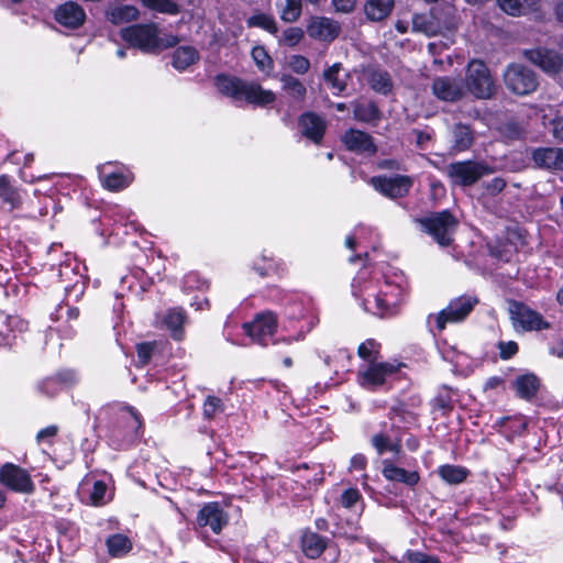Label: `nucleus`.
Listing matches in <instances>:
<instances>
[{
  "mask_svg": "<svg viewBox=\"0 0 563 563\" xmlns=\"http://www.w3.org/2000/svg\"><path fill=\"white\" fill-rule=\"evenodd\" d=\"M465 85L479 99H488L496 91L488 67L481 60H472L466 70Z\"/></svg>",
  "mask_w": 563,
  "mask_h": 563,
  "instance_id": "obj_4",
  "label": "nucleus"
},
{
  "mask_svg": "<svg viewBox=\"0 0 563 563\" xmlns=\"http://www.w3.org/2000/svg\"><path fill=\"white\" fill-rule=\"evenodd\" d=\"M532 159L539 168L563 170V148L539 147L533 150Z\"/></svg>",
  "mask_w": 563,
  "mask_h": 563,
  "instance_id": "obj_20",
  "label": "nucleus"
},
{
  "mask_svg": "<svg viewBox=\"0 0 563 563\" xmlns=\"http://www.w3.org/2000/svg\"><path fill=\"white\" fill-rule=\"evenodd\" d=\"M540 382L533 374L518 376L514 382L517 395L526 400L533 398L539 389Z\"/></svg>",
  "mask_w": 563,
  "mask_h": 563,
  "instance_id": "obj_30",
  "label": "nucleus"
},
{
  "mask_svg": "<svg viewBox=\"0 0 563 563\" xmlns=\"http://www.w3.org/2000/svg\"><path fill=\"white\" fill-rule=\"evenodd\" d=\"M382 473L387 481L402 483L410 487L416 486L420 481L418 472L398 467L388 460L383 461Z\"/></svg>",
  "mask_w": 563,
  "mask_h": 563,
  "instance_id": "obj_22",
  "label": "nucleus"
},
{
  "mask_svg": "<svg viewBox=\"0 0 563 563\" xmlns=\"http://www.w3.org/2000/svg\"><path fill=\"white\" fill-rule=\"evenodd\" d=\"M553 135L556 140L563 142V118L553 121Z\"/></svg>",
  "mask_w": 563,
  "mask_h": 563,
  "instance_id": "obj_61",
  "label": "nucleus"
},
{
  "mask_svg": "<svg viewBox=\"0 0 563 563\" xmlns=\"http://www.w3.org/2000/svg\"><path fill=\"white\" fill-rule=\"evenodd\" d=\"M340 31L338 22L324 16H314L307 25L308 35L322 42H332L339 36Z\"/></svg>",
  "mask_w": 563,
  "mask_h": 563,
  "instance_id": "obj_18",
  "label": "nucleus"
},
{
  "mask_svg": "<svg viewBox=\"0 0 563 563\" xmlns=\"http://www.w3.org/2000/svg\"><path fill=\"white\" fill-rule=\"evenodd\" d=\"M397 366L386 362H372L358 373V380L363 387L377 388L384 385L386 377L396 373Z\"/></svg>",
  "mask_w": 563,
  "mask_h": 563,
  "instance_id": "obj_12",
  "label": "nucleus"
},
{
  "mask_svg": "<svg viewBox=\"0 0 563 563\" xmlns=\"http://www.w3.org/2000/svg\"><path fill=\"white\" fill-rule=\"evenodd\" d=\"M199 59L198 51L192 46L178 47L173 54V66L178 70H185Z\"/></svg>",
  "mask_w": 563,
  "mask_h": 563,
  "instance_id": "obj_35",
  "label": "nucleus"
},
{
  "mask_svg": "<svg viewBox=\"0 0 563 563\" xmlns=\"http://www.w3.org/2000/svg\"><path fill=\"white\" fill-rule=\"evenodd\" d=\"M438 473L444 482L451 485L463 483L468 475L465 467L450 464L440 466Z\"/></svg>",
  "mask_w": 563,
  "mask_h": 563,
  "instance_id": "obj_36",
  "label": "nucleus"
},
{
  "mask_svg": "<svg viewBox=\"0 0 563 563\" xmlns=\"http://www.w3.org/2000/svg\"><path fill=\"white\" fill-rule=\"evenodd\" d=\"M197 522L218 534L228 525L229 517L219 503H208L198 511Z\"/></svg>",
  "mask_w": 563,
  "mask_h": 563,
  "instance_id": "obj_14",
  "label": "nucleus"
},
{
  "mask_svg": "<svg viewBox=\"0 0 563 563\" xmlns=\"http://www.w3.org/2000/svg\"><path fill=\"white\" fill-rule=\"evenodd\" d=\"M493 173V169L483 162L459 161L446 165L445 175L452 186L470 187L476 184L482 177Z\"/></svg>",
  "mask_w": 563,
  "mask_h": 563,
  "instance_id": "obj_3",
  "label": "nucleus"
},
{
  "mask_svg": "<svg viewBox=\"0 0 563 563\" xmlns=\"http://www.w3.org/2000/svg\"><path fill=\"white\" fill-rule=\"evenodd\" d=\"M129 412L131 415V418L133 419L134 427L135 428H140L141 427V420H140L139 413L133 408H129Z\"/></svg>",
  "mask_w": 563,
  "mask_h": 563,
  "instance_id": "obj_64",
  "label": "nucleus"
},
{
  "mask_svg": "<svg viewBox=\"0 0 563 563\" xmlns=\"http://www.w3.org/2000/svg\"><path fill=\"white\" fill-rule=\"evenodd\" d=\"M245 332L258 344L267 345L276 332L277 318L267 311L258 314L251 323L244 324Z\"/></svg>",
  "mask_w": 563,
  "mask_h": 563,
  "instance_id": "obj_11",
  "label": "nucleus"
},
{
  "mask_svg": "<svg viewBox=\"0 0 563 563\" xmlns=\"http://www.w3.org/2000/svg\"><path fill=\"white\" fill-rule=\"evenodd\" d=\"M434 407L437 409H441V410H450L451 409L450 399L442 397V396H438L434 399Z\"/></svg>",
  "mask_w": 563,
  "mask_h": 563,
  "instance_id": "obj_62",
  "label": "nucleus"
},
{
  "mask_svg": "<svg viewBox=\"0 0 563 563\" xmlns=\"http://www.w3.org/2000/svg\"><path fill=\"white\" fill-rule=\"evenodd\" d=\"M303 30L298 26H290L284 30L282 36L279 37V43L294 47L303 38Z\"/></svg>",
  "mask_w": 563,
  "mask_h": 563,
  "instance_id": "obj_43",
  "label": "nucleus"
},
{
  "mask_svg": "<svg viewBox=\"0 0 563 563\" xmlns=\"http://www.w3.org/2000/svg\"><path fill=\"white\" fill-rule=\"evenodd\" d=\"M389 442L390 439L383 433H377L372 438V443L379 454L388 450Z\"/></svg>",
  "mask_w": 563,
  "mask_h": 563,
  "instance_id": "obj_53",
  "label": "nucleus"
},
{
  "mask_svg": "<svg viewBox=\"0 0 563 563\" xmlns=\"http://www.w3.org/2000/svg\"><path fill=\"white\" fill-rule=\"evenodd\" d=\"M412 31L423 33L427 36H435L441 33L442 25L431 11L416 13L412 16Z\"/></svg>",
  "mask_w": 563,
  "mask_h": 563,
  "instance_id": "obj_23",
  "label": "nucleus"
},
{
  "mask_svg": "<svg viewBox=\"0 0 563 563\" xmlns=\"http://www.w3.org/2000/svg\"><path fill=\"white\" fill-rule=\"evenodd\" d=\"M497 3L505 13L520 16L538 10L539 0H497Z\"/></svg>",
  "mask_w": 563,
  "mask_h": 563,
  "instance_id": "obj_27",
  "label": "nucleus"
},
{
  "mask_svg": "<svg viewBox=\"0 0 563 563\" xmlns=\"http://www.w3.org/2000/svg\"><path fill=\"white\" fill-rule=\"evenodd\" d=\"M143 7L163 14L176 15L180 12V5L174 0H141Z\"/></svg>",
  "mask_w": 563,
  "mask_h": 563,
  "instance_id": "obj_37",
  "label": "nucleus"
},
{
  "mask_svg": "<svg viewBox=\"0 0 563 563\" xmlns=\"http://www.w3.org/2000/svg\"><path fill=\"white\" fill-rule=\"evenodd\" d=\"M283 89L292 98L302 100L306 97L307 89L305 85L291 75H283L280 77Z\"/></svg>",
  "mask_w": 563,
  "mask_h": 563,
  "instance_id": "obj_38",
  "label": "nucleus"
},
{
  "mask_svg": "<svg viewBox=\"0 0 563 563\" xmlns=\"http://www.w3.org/2000/svg\"><path fill=\"white\" fill-rule=\"evenodd\" d=\"M356 0H332V4L338 12L349 13L355 7Z\"/></svg>",
  "mask_w": 563,
  "mask_h": 563,
  "instance_id": "obj_55",
  "label": "nucleus"
},
{
  "mask_svg": "<svg viewBox=\"0 0 563 563\" xmlns=\"http://www.w3.org/2000/svg\"><path fill=\"white\" fill-rule=\"evenodd\" d=\"M395 0H367L364 5V12L371 21H382L393 11Z\"/></svg>",
  "mask_w": 563,
  "mask_h": 563,
  "instance_id": "obj_28",
  "label": "nucleus"
},
{
  "mask_svg": "<svg viewBox=\"0 0 563 563\" xmlns=\"http://www.w3.org/2000/svg\"><path fill=\"white\" fill-rule=\"evenodd\" d=\"M420 223L439 245L448 246L452 243L457 221L448 210L433 213L422 219Z\"/></svg>",
  "mask_w": 563,
  "mask_h": 563,
  "instance_id": "obj_5",
  "label": "nucleus"
},
{
  "mask_svg": "<svg viewBox=\"0 0 563 563\" xmlns=\"http://www.w3.org/2000/svg\"><path fill=\"white\" fill-rule=\"evenodd\" d=\"M452 148L455 152L468 150L474 142V134L471 128L463 123H456L452 128Z\"/></svg>",
  "mask_w": 563,
  "mask_h": 563,
  "instance_id": "obj_26",
  "label": "nucleus"
},
{
  "mask_svg": "<svg viewBox=\"0 0 563 563\" xmlns=\"http://www.w3.org/2000/svg\"><path fill=\"white\" fill-rule=\"evenodd\" d=\"M303 553L310 559L319 558L327 548L325 539L312 531H306L301 537Z\"/></svg>",
  "mask_w": 563,
  "mask_h": 563,
  "instance_id": "obj_29",
  "label": "nucleus"
},
{
  "mask_svg": "<svg viewBox=\"0 0 563 563\" xmlns=\"http://www.w3.org/2000/svg\"><path fill=\"white\" fill-rule=\"evenodd\" d=\"M154 345L152 343H141L137 344L136 353H137V360L140 365L144 366L146 365L153 353Z\"/></svg>",
  "mask_w": 563,
  "mask_h": 563,
  "instance_id": "obj_49",
  "label": "nucleus"
},
{
  "mask_svg": "<svg viewBox=\"0 0 563 563\" xmlns=\"http://www.w3.org/2000/svg\"><path fill=\"white\" fill-rule=\"evenodd\" d=\"M57 432H58L57 426H55V424L48 426L38 431L36 439L38 442H41V441H44L45 439L54 438L57 434Z\"/></svg>",
  "mask_w": 563,
  "mask_h": 563,
  "instance_id": "obj_57",
  "label": "nucleus"
},
{
  "mask_svg": "<svg viewBox=\"0 0 563 563\" xmlns=\"http://www.w3.org/2000/svg\"><path fill=\"white\" fill-rule=\"evenodd\" d=\"M223 410L222 400L216 396H208L203 402V415L206 418L211 419L218 412Z\"/></svg>",
  "mask_w": 563,
  "mask_h": 563,
  "instance_id": "obj_44",
  "label": "nucleus"
},
{
  "mask_svg": "<svg viewBox=\"0 0 563 563\" xmlns=\"http://www.w3.org/2000/svg\"><path fill=\"white\" fill-rule=\"evenodd\" d=\"M347 73H342V65L335 63L323 71V79L333 93H341L346 88Z\"/></svg>",
  "mask_w": 563,
  "mask_h": 563,
  "instance_id": "obj_25",
  "label": "nucleus"
},
{
  "mask_svg": "<svg viewBox=\"0 0 563 563\" xmlns=\"http://www.w3.org/2000/svg\"><path fill=\"white\" fill-rule=\"evenodd\" d=\"M218 90L234 100H245L252 104L264 107L275 101V93L265 90L256 82H246L236 77L218 75L216 77Z\"/></svg>",
  "mask_w": 563,
  "mask_h": 563,
  "instance_id": "obj_1",
  "label": "nucleus"
},
{
  "mask_svg": "<svg viewBox=\"0 0 563 563\" xmlns=\"http://www.w3.org/2000/svg\"><path fill=\"white\" fill-rule=\"evenodd\" d=\"M363 79L367 81L369 87L377 93L388 95L393 89V80L388 71L377 68V67H367L364 68Z\"/></svg>",
  "mask_w": 563,
  "mask_h": 563,
  "instance_id": "obj_21",
  "label": "nucleus"
},
{
  "mask_svg": "<svg viewBox=\"0 0 563 563\" xmlns=\"http://www.w3.org/2000/svg\"><path fill=\"white\" fill-rule=\"evenodd\" d=\"M505 186H506V181L500 177H496V178H493L490 181H488L485 185V188L489 195L495 196V195L499 194L500 191H503Z\"/></svg>",
  "mask_w": 563,
  "mask_h": 563,
  "instance_id": "obj_54",
  "label": "nucleus"
},
{
  "mask_svg": "<svg viewBox=\"0 0 563 563\" xmlns=\"http://www.w3.org/2000/svg\"><path fill=\"white\" fill-rule=\"evenodd\" d=\"M509 313L515 329L533 331L550 327L539 312L530 309L522 302L512 301L509 307Z\"/></svg>",
  "mask_w": 563,
  "mask_h": 563,
  "instance_id": "obj_8",
  "label": "nucleus"
},
{
  "mask_svg": "<svg viewBox=\"0 0 563 563\" xmlns=\"http://www.w3.org/2000/svg\"><path fill=\"white\" fill-rule=\"evenodd\" d=\"M276 8L282 21L294 23L302 13V0H277Z\"/></svg>",
  "mask_w": 563,
  "mask_h": 563,
  "instance_id": "obj_33",
  "label": "nucleus"
},
{
  "mask_svg": "<svg viewBox=\"0 0 563 563\" xmlns=\"http://www.w3.org/2000/svg\"><path fill=\"white\" fill-rule=\"evenodd\" d=\"M373 187L386 197L396 199L406 197L412 185L413 179L406 175H396L393 177L376 176L371 179Z\"/></svg>",
  "mask_w": 563,
  "mask_h": 563,
  "instance_id": "obj_10",
  "label": "nucleus"
},
{
  "mask_svg": "<svg viewBox=\"0 0 563 563\" xmlns=\"http://www.w3.org/2000/svg\"><path fill=\"white\" fill-rule=\"evenodd\" d=\"M0 203L9 211L21 206L20 194L18 189L10 184L7 175L0 176Z\"/></svg>",
  "mask_w": 563,
  "mask_h": 563,
  "instance_id": "obj_24",
  "label": "nucleus"
},
{
  "mask_svg": "<svg viewBox=\"0 0 563 563\" xmlns=\"http://www.w3.org/2000/svg\"><path fill=\"white\" fill-rule=\"evenodd\" d=\"M354 119L360 122L373 123L380 119V111L373 101H356L353 103Z\"/></svg>",
  "mask_w": 563,
  "mask_h": 563,
  "instance_id": "obj_31",
  "label": "nucleus"
},
{
  "mask_svg": "<svg viewBox=\"0 0 563 563\" xmlns=\"http://www.w3.org/2000/svg\"><path fill=\"white\" fill-rule=\"evenodd\" d=\"M478 303L477 297L461 296L452 299L448 307L442 309L437 316V327L440 331L444 330L446 323L463 321Z\"/></svg>",
  "mask_w": 563,
  "mask_h": 563,
  "instance_id": "obj_7",
  "label": "nucleus"
},
{
  "mask_svg": "<svg viewBox=\"0 0 563 563\" xmlns=\"http://www.w3.org/2000/svg\"><path fill=\"white\" fill-rule=\"evenodd\" d=\"M379 343H377L374 339H368L362 344H360L357 349V354L364 361H367L368 364L372 362H376L379 353Z\"/></svg>",
  "mask_w": 563,
  "mask_h": 563,
  "instance_id": "obj_41",
  "label": "nucleus"
},
{
  "mask_svg": "<svg viewBox=\"0 0 563 563\" xmlns=\"http://www.w3.org/2000/svg\"><path fill=\"white\" fill-rule=\"evenodd\" d=\"M432 91L438 99L454 102L464 96V84L457 77H438L432 82Z\"/></svg>",
  "mask_w": 563,
  "mask_h": 563,
  "instance_id": "obj_15",
  "label": "nucleus"
},
{
  "mask_svg": "<svg viewBox=\"0 0 563 563\" xmlns=\"http://www.w3.org/2000/svg\"><path fill=\"white\" fill-rule=\"evenodd\" d=\"M140 12L134 5H114L106 11V18L113 24H122L134 21L139 18Z\"/></svg>",
  "mask_w": 563,
  "mask_h": 563,
  "instance_id": "obj_32",
  "label": "nucleus"
},
{
  "mask_svg": "<svg viewBox=\"0 0 563 563\" xmlns=\"http://www.w3.org/2000/svg\"><path fill=\"white\" fill-rule=\"evenodd\" d=\"M107 489V485L101 481H97L93 484V488L90 495V499L93 505H100L103 503Z\"/></svg>",
  "mask_w": 563,
  "mask_h": 563,
  "instance_id": "obj_50",
  "label": "nucleus"
},
{
  "mask_svg": "<svg viewBox=\"0 0 563 563\" xmlns=\"http://www.w3.org/2000/svg\"><path fill=\"white\" fill-rule=\"evenodd\" d=\"M185 319V312L180 308L169 309L163 318L164 324L172 332V336L175 340L183 338V324Z\"/></svg>",
  "mask_w": 563,
  "mask_h": 563,
  "instance_id": "obj_34",
  "label": "nucleus"
},
{
  "mask_svg": "<svg viewBox=\"0 0 563 563\" xmlns=\"http://www.w3.org/2000/svg\"><path fill=\"white\" fill-rule=\"evenodd\" d=\"M54 378L56 379L57 385L62 386L73 383L75 377L71 372H64L58 373Z\"/></svg>",
  "mask_w": 563,
  "mask_h": 563,
  "instance_id": "obj_60",
  "label": "nucleus"
},
{
  "mask_svg": "<svg viewBox=\"0 0 563 563\" xmlns=\"http://www.w3.org/2000/svg\"><path fill=\"white\" fill-rule=\"evenodd\" d=\"M525 57L549 75H555L563 68V58L552 49L536 48L525 51Z\"/></svg>",
  "mask_w": 563,
  "mask_h": 563,
  "instance_id": "obj_13",
  "label": "nucleus"
},
{
  "mask_svg": "<svg viewBox=\"0 0 563 563\" xmlns=\"http://www.w3.org/2000/svg\"><path fill=\"white\" fill-rule=\"evenodd\" d=\"M246 25L249 27H260L263 29L271 34H277L278 27L277 23L273 15L266 14V13H256L252 16H250L246 20Z\"/></svg>",
  "mask_w": 563,
  "mask_h": 563,
  "instance_id": "obj_39",
  "label": "nucleus"
},
{
  "mask_svg": "<svg viewBox=\"0 0 563 563\" xmlns=\"http://www.w3.org/2000/svg\"><path fill=\"white\" fill-rule=\"evenodd\" d=\"M366 464H367V460L363 454H355L351 459L350 468L354 470V471H363L366 467Z\"/></svg>",
  "mask_w": 563,
  "mask_h": 563,
  "instance_id": "obj_58",
  "label": "nucleus"
},
{
  "mask_svg": "<svg viewBox=\"0 0 563 563\" xmlns=\"http://www.w3.org/2000/svg\"><path fill=\"white\" fill-rule=\"evenodd\" d=\"M54 18L60 25L75 30L85 23L86 12L77 2L67 1L56 8Z\"/></svg>",
  "mask_w": 563,
  "mask_h": 563,
  "instance_id": "obj_17",
  "label": "nucleus"
},
{
  "mask_svg": "<svg viewBox=\"0 0 563 563\" xmlns=\"http://www.w3.org/2000/svg\"><path fill=\"white\" fill-rule=\"evenodd\" d=\"M361 498L357 489H346L341 495V504L345 508H352Z\"/></svg>",
  "mask_w": 563,
  "mask_h": 563,
  "instance_id": "obj_51",
  "label": "nucleus"
},
{
  "mask_svg": "<svg viewBox=\"0 0 563 563\" xmlns=\"http://www.w3.org/2000/svg\"><path fill=\"white\" fill-rule=\"evenodd\" d=\"M120 33L126 43L145 53H156L177 44L175 36H168L166 41L159 37L155 23L134 24L122 29Z\"/></svg>",
  "mask_w": 563,
  "mask_h": 563,
  "instance_id": "obj_2",
  "label": "nucleus"
},
{
  "mask_svg": "<svg viewBox=\"0 0 563 563\" xmlns=\"http://www.w3.org/2000/svg\"><path fill=\"white\" fill-rule=\"evenodd\" d=\"M341 141L347 151L356 154L374 155L377 152L373 137L361 130H346L341 136Z\"/></svg>",
  "mask_w": 563,
  "mask_h": 563,
  "instance_id": "obj_16",
  "label": "nucleus"
},
{
  "mask_svg": "<svg viewBox=\"0 0 563 563\" xmlns=\"http://www.w3.org/2000/svg\"><path fill=\"white\" fill-rule=\"evenodd\" d=\"M409 560L412 563H440L435 556L427 555L421 552L411 553Z\"/></svg>",
  "mask_w": 563,
  "mask_h": 563,
  "instance_id": "obj_56",
  "label": "nucleus"
},
{
  "mask_svg": "<svg viewBox=\"0 0 563 563\" xmlns=\"http://www.w3.org/2000/svg\"><path fill=\"white\" fill-rule=\"evenodd\" d=\"M550 353L556 357L563 358V340L551 346Z\"/></svg>",
  "mask_w": 563,
  "mask_h": 563,
  "instance_id": "obj_63",
  "label": "nucleus"
},
{
  "mask_svg": "<svg viewBox=\"0 0 563 563\" xmlns=\"http://www.w3.org/2000/svg\"><path fill=\"white\" fill-rule=\"evenodd\" d=\"M412 133L416 136L417 145L420 147H422L427 142L431 140V134L428 131L413 130Z\"/></svg>",
  "mask_w": 563,
  "mask_h": 563,
  "instance_id": "obj_59",
  "label": "nucleus"
},
{
  "mask_svg": "<svg viewBox=\"0 0 563 563\" xmlns=\"http://www.w3.org/2000/svg\"><path fill=\"white\" fill-rule=\"evenodd\" d=\"M289 67L299 75L306 74L310 68V62L302 55H292L289 59Z\"/></svg>",
  "mask_w": 563,
  "mask_h": 563,
  "instance_id": "obj_45",
  "label": "nucleus"
},
{
  "mask_svg": "<svg viewBox=\"0 0 563 563\" xmlns=\"http://www.w3.org/2000/svg\"><path fill=\"white\" fill-rule=\"evenodd\" d=\"M107 547L112 556H122L131 550L132 544L128 537L118 533L108 538Z\"/></svg>",
  "mask_w": 563,
  "mask_h": 563,
  "instance_id": "obj_40",
  "label": "nucleus"
},
{
  "mask_svg": "<svg viewBox=\"0 0 563 563\" xmlns=\"http://www.w3.org/2000/svg\"><path fill=\"white\" fill-rule=\"evenodd\" d=\"M368 303H371V302L369 301L364 302L365 310L372 311L374 314H377L379 317L385 316V313L388 311V306H387L386 301L378 296L374 298V303H375V308H376L375 310H373L371 307H368L367 306Z\"/></svg>",
  "mask_w": 563,
  "mask_h": 563,
  "instance_id": "obj_52",
  "label": "nucleus"
},
{
  "mask_svg": "<svg viewBox=\"0 0 563 563\" xmlns=\"http://www.w3.org/2000/svg\"><path fill=\"white\" fill-rule=\"evenodd\" d=\"M252 57L260 69L264 70L272 64V59L263 47H254L252 49Z\"/></svg>",
  "mask_w": 563,
  "mask_h": 563,
  "instance_id": "obj_46",
  "label": "nucleus"
},
{
  "mask_svg": "<svg viewBox=\"0 0 563 563\" xmlns=\"http://www.w3.org/2000/svg\"><path fill=\"white\" fill-rule=\"evenodd\" d=\"M102 183L107 189L117 191L128 187L131 183V179L129 176L121 173H111L103 177Z\"/></svg>",
  "mask_w": 563,
  "mask_h": 563,
  "instance_id": "obj_42",
  "label": "nucleus"
},
{
  "mask_svg": "<svg viewBox=\"0 0 563 563\" xmlns=\"http://www.w3.org/2000/svg\"><path fill=\"white\" fill-rule=\"evenodd\" d=\"M298 124L303 136L316 144L321 143L327 129V122L321 115L305 112L299 117Z\"/></svg>",
  "mask_w": 563,
  "mask_h": 563,
  "instance_id": "obj_19",
  "label": "nucleus"
},
{
  "mask_svg": "<svg viewBox=\"0 0 563 563\" xmlns=\"http://www.w3.org/2000/svg\"><path fill=\"white\" fill-rule=\"evenodd\" d=\"M0 483L9 489L22 494H32L35 488L27 471L12 463L1 466Z\"/></svg>",
  "mask_w": 563,
  "mask_h": 563,
  "instance_id": "obj_9",
  "label": "nucleus"
},
{
  "mask_svg": "<svg viewBox=\"0 0 563 563\" xmlns=\"http://www.w3.org/2000/svg\"><path fill=\"white\" fill-rule=\"evenodd\" d=\"M499 356L501 360H509L518 352V344L515 341L504 342L500 341L498 343Z\"/></svg>",
  "mask_w": 563,
  "mask_h": 563,
  "instance_id": "obj_47",
  "label": "nucleus"
},
{
  "mask_svg": "<svg viewBox=\"0 0 563 563\" xmlns=\"http://www.w3.org/2000/svg\"><path fill=\"white\" fill-rule=\"evenodd\" d=\"M59 385H57L56 383V379L53 377H47L45 378L44 380H42L38 385H37V388L38 390L46 395V396H54L55 394H57L58 389H59Z\"/></svg>",
  "mask_w": 563,
  "mask_h": 563,
  "instance_id": "obj_48",
  "label": "nucleus"
},
{
  "mask_svg": "<svg viewBox=\"0 0 563 563\" xmlns=\"http://www.w3.org/2000/svg\"><path fill=\"white\" fill-rule=\"evenodd\" d=\"M504 81L507 89L519 96L529 95L538 88L536 74L521 64L509 65L504 73Z\"/></svg>",
  "mask_w": 563,
  "mask_h": 563,
  "instance_id": "obj_6",
  "label": "nucleus"
}]
</instances>
